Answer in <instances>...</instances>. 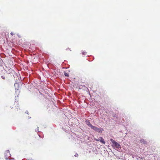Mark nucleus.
Here are the masks:
<instances>
[{"label":"nucleus","mask_w":160,"mask_h":160,"mask_svg":"<svg viewBox=\"0 0 160 160\" xmlns=\"http://www.w3.org/2000/svg\"><path fill=\"white\" fill-rule=\"evenodd\" d=\"M110 141L112 143V146L116 149L120 150L121 148V146L118 143L112 139H110Z\"/></svg>","instance_id":"1"},{"label":"nucleus","mask_w":160,"mask_h":160,"mask_svg":"<svg viewBox=\"0 0 160 160\" xmlns=\"http://www.w3.org/2000/svg\"><path fill=\"white\" fill-rule=\"evenodd\" d=\"M91 128L94 130L99 133H102V132L103 130V129L102 128H98L94 126H92V128Z\"/></svg>","instance_id":"2"},{"label":"nucleus","mask_w":160,"mask_h":160,"mask_svg":"<svg viewBox=\"0 0 160 160\" xmlns=\"http://www.w3.org/2000/svg\"><path fill=\"white\" fill-rule=\"evenodd\" d=\"M95 140L97 141H100L103 144H105V142L104 140L101 137H99L98 139L95 138Z\"/></svg>","instance_id":"3"},{"label":"nucleus","mask_w":160,"mask_h":160,"mask_svg":"<svg viewBox=\"0 0 160 160\" xmlns=\"http://www.w3.org/2000/svg\"><path fill=\"white\" fill-rule=\"evenodd\" d=\"M87 124L88 126L90 127L91 128H92V126H93L90 123V122L88 121L87 122Z\"/></svg>","instance_id":"4"},{"label":"nucleus","mask_w":160,"mask_h":160,"mask_svg":"<svg viewBox=\"0 0 160 160\" xmlns=\"http://www.w3.org/2000/svg\"><path fill=\"white\" fill-rule=\"evenodd\" d=\"M140 142L144 144H146V142L145 141L144 139H142L140 140Z\"/></svg>","instance_id":"5"},{"label":"nucleus","mask_w":160,"mask_h":160,"mask_svg":"<svg viewBox=\"0 0 160 160\" xmlns=\"http://www.w3.org/2000/svg\"><path fill=\"white\" fill-rule=\"evenodd\" d=\"M64 75L67 77H68L69 76V74L68 73L65 72L64 73Z\"/></svg>","instance_id":"6"},{"label":"nucleus","mask_w":160,"mask_h":160,"mask_svg":"<svg viewBox=\"0 0 160 160\" xmlns=\"http://www.w3.org/2000/svg\"><path fill=\"white\" fill-rule=\"evenodd\" d=\"M18 83H15L14 84V86H15V87H16V86H18Z\"/></svg>","instance_id":"7"},{"label":"nucleus","mask_w":160,"mask_h":160,"mask_svg":"<svg viewBox=\"0 0 160 160\" xmlns=\"http://www.w3.org/2000/svg\"><path fill=\"white\" fill-rule=\"evenodd\" d=\"M1 78H2L3 79H5V77L4 76H1Z\"/></svg>","instance_id":"8"},{"label":"nucleus","mask_w":160,"mask_h":160,"mask_svg":"<svg viewBox=\"0 0 160 160\" xmlns=\"http://www.w3.org/2000/svg\"><path fill=\"white\" fill-rule=\"evenodd\" d=\"M86 52H82V54L83 55L86 54Z\"/></svg>","instance_id":"9"},{"label":"nucleus","mask_w":160,"mask_h":160,"mask_svg":"<svg viewBox=\"0 0 160 160\" xmlns=\"http://www.w3.org/2000/svg\"><path fill=\"white\" fill-rule=\"evenodd\" d=\"M6 153H8L9 154V150H8L6 151Z\"/></svg>","instance_id":"10"},{"label":"nucleus","mask_w":160,"mask_h":160,"mask_svg":"<svg viewBox=\"0 0 160 160\" xmlns=\"http://www.w3.org/2000/svg\"><path fill=\"white\" fill-rule=\"evenodd\" d=\"M37 137H38L39 138H40V136L39 135H37Z\"/></svg>","instance_id":"11"},{"label":"nucleus","mask_w":160,"mask_h":160,"mask_svg":"<svg viewBox=\"0 0 160 160\" xmlns=\"http://www.w3.org/2000/svg\"><path fill=\"white\" fill-rule=\"evenodd\" d=\"M16 89H18V88H16Z\"/></svg>","instance_id":"12"},{"label":"nucleus","mask_w":160,"mask_h":160,"mask_svg":"<svg viewBox=\"0 0 160 160\" xmlns=\"http://www.w3.org/2000/svg\"><path fill=\"white\" fill-rule=\"evenodd\" d=\"M11 34L12 35V33H11Z\"/></svg>","instance_id":"13"},{"label":"nucleus","mask_w":160,"mask_h":160,"mask_svg":"<svg viewBox=\"0 0 160 160\" xmlns=\"http://www.w3.org/2000/svg\"><path fill=\"white\" fill-rule=\"evenodd\" d=\"M11 34L12 35V33H11Z\"/></svg>","instance_id":"14"}]
</instances>
